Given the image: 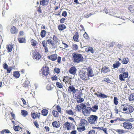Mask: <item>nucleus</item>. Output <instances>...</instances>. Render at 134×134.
<instances>
[{"label": "nucleus", "instance_id": "obj_20", "mask_svg": "<svg viewBox=\"0 0 134 134\" xmlns=\"http://www.w3.org/2000/svg\"><path fill=\"white\" fill-rule=\"evenodd\" d=\"M98 97L101 99L107 98L108 96L104 94H102L100 92H99V95H98Z\"/></svg>", "mask_w": 134, "mask_h": 134}, {"label": "nucleus", "instance_id": "obj_37", "mask_svg": "<svg viewBox=\"0 0 134 134\" xmlns=\"http://www.w3.org/2000/svg\"><path fill=\"white\" fill-rule=\"evenodd\" d=\"M14 129L16 131H20L21 130V131L22 130L21 128L19 126H16L14 127Z\"/></svg>", "mask_w": 134, "mask_h": 134}, {"label": "nucleus", "instance_id": "obj_17", "mask_svg": "<svg viewBox=\"0 0 134 134\" xmlns=\"http://www.w3.org/2000/svg\"><path fill=\"white\" fill-rule=\"evenodd\" d=\"M90 110L93 112H96L98 109V107L97 105H95L93 106L91 108L90 107Z\"/></svg>", "mask_w": 134, "mask_h": 134}, {"label": "nucleus", "instance_id": "obj_36", "mask_svg": "<svg viewBox=\"0 0 134 134\" xmlns=\"http://www.w3.org/2000/svg\"><path fill=\"white\" fill-rule=\"evenodd\" d=\"M46 32L45 30H42L41 32V36L42 37H44L45 36Z\"/></svg>", "mask_w": 134, "mask_h": 134}, {"label": "nucleus", "instance_id": "obj_3", "mask_svg": "<svg viewBox=\"0 0 134 134\" xmlns=\"http://www.w3.org/2000/svg\"><path fill=\"white\" fill-rule=\"evenodd\" d=\"M123 110L125 111V113L127 114H130L132 113L134 110L133 108L131 105L127 104H122Z\"/></svg>", "mask_w": 134, "mask_h": 134}, {"label": "nucleus", "instance_id": "obj_31", "mask_svg": "<svg viewBox=\"0 0 134 134\" xmlns=\"http://www.w3.org/2000/svg\"><path fill=\"white\" fill-rule=\"evenodd\" d=\"M13 75L15 77L18 78L20 76V74L18 72L16 71L14 72L13 74Z\"/></svg>", "mask_w": 134, "mask_h": 134}, {"label": "nucleus", "instance_id": "obj_63", "mask_svg": "<svg viewBox=\"0 0 134 134\" xmlns=\"http://www.w3.org/2000/svg\"><path fill=\"white\" fill-rule=\"evenodd\" d=\"M57 62L58 63H60V61L61 60V57H59L57 59Z\"/></svg>", "mask_w": 134, "mask_h": 134}, {"label": "nucleus", "instance_id": "obj_45", "mask_svg": "<svg viewBox=\"0 0 134 134\" xmlns=\"http://www.w3.org/2000/svg\"><path fill=\"white\" fill-rule=\"evenodd\" d=\"M114 101L115 104L117 105L118 104V98L117 97H115L114 98Z\"/></svg>", "mask_w": 134, "mask_h": 134}, {"label": "nucleus", "instance_id": "obj_24", "mask_svg": "<svg viewBox=\"0 0 134 134\" xmlns=\"http://www.w3.org/2000/svg\"><path fill=\"white\" fill-rule=\"evenodd\" d=\"M65 126L66 127L67 130H70L71 128V126L70 123L68 122H66L64 124Z\"/></svg>", "mask_w": 134, "mask_h": 134}, {"label": "nucleus", "instance_id": "obj_23", "mask_svg": "<svg viewBox=\"0 0 134 134\" xmlns=\"http://www.w3.org/2000/svg\"><path fill=\"white\" fill-rule=\"evenodd\" d=\"M7 49L8 52H11L12 50V49L13 48V46L12 45H9L7 47Z\"/></svg>", "mask_w": 134, "mask_h": 134}, {"label": "nucleus", "instance_id": "obj_61", "mask_svg": "<svg viewBox=\"0 0 134 134\" xmlns=\"http://www.w3.org/2000/svg\"><path fill=\"white\" fill-rule=\"evenodd\" d=\"M65 19L64 18H62L60 20V23H64V21L65 20Z\"/></svg>", "mask_w": 134, "mask_h": 134}, {"label": "nucleus", "instance_id": "obj_43", "mask_svg": "<svg viewBox=\"0 0 134 134\" xmlns=\"http://www.w3.org/2000/svg\"><path fill=\"white\" fill-rule=\"evenodd\" d=\"M83 99L81 98H78L77 99V101L78 103H81L83 102Z\"/></svg>", "mask_w": 134, "mask_h": 134}, {"label": "nucleus", "instance_id": "obj_32", "mask_svg": "<svg viewBox=\"0 0 134 134\" xmlns=\"http://www.w3.org/2000/svg\"><path fill=\"white\" fill-rule=\"evenodd\" d=\"M129 62V59L127 58H124L122 61V63L124 64H126Z\"/></svg>", "mask_w": 134, "mask_h": 134}, {"label": "nucleus", "instance_id": "obj_14", "mask_svg": "<svg viewBox=\"0 0 134 134\" xmlns=\"http://www.w3.org/2000/svg\"><path fill=\"white\" fill-rule=\"evenodd\" d=\"M85 51L87 52H90L92 54L94 53V50L93 48L92 47H89L85 49Z\"/></svg>", "mask_w": 134, "mask_h": 134}, {"label": "nucleus", "instance_id": "obj_21", "mask_svg": "<svg viewBox=\"0 0 134 134\" xmlns=\"http://www.w3.org/2000/svg\"><path fill=\"white\" fill-rule=\"evenodd\" d=\"M82 111L85 116H87L89 114V113L88 110L85 108H82Z\"/></svg>", "mask_w": 134, "mask_h": 134}, {"label": "nucleus", "instance_id": "obj_12", "mask_svg": "<svg viewBox=\"0 0 134 134\" xmlns=\"http://www.w3.org/2000/svg\"><path fill=\"white\" fill-rule=\"evenodd\" d=\"M76 70L77 69L75 66H72L70 69L69 72L70 74L74 75L76 74Z\"/></svg>", "mask_w": 134, "mask_h": 134}, {"label": "nucleus", "instance_id": "obj_57", "mask_svg": "<svg viewBox=\"0 0 134 134\" xmlns=\"http://www.w3.org/2000/svg\"><path fill=\"white\" fill-rule=\"evenodd\" d=\"M8 65L6 63H4L3 65V67L4 69H6L8 68Z\"/></svg>", "mask_w": 134, "mask_h": 134}, {"label": "nucleus", "instance_id": "obj_44", "mask_svg": "<svg viewBox=\"0 0 134 134\" xmlns=\"http://www.w3.org/2000/svg\"><path fill=\"white\" fill-rule=\"evenodd\" d=\"M9 133L10 132L9 130L7 129H5L3 130L1 132V133L2 134H4V133Z\"/></svg>", "mask_w": 134, "mask_h": 134}, {"label": "nucleus", "instance_id": "obj_52", "mask_svg": "<svg viewBox=\"0 0 134 134\" xmlns=\"http://www.w3.org/2000/svg\"><path fill=\"white\" fill-rule=\"evenodd\" d=\"M6 70H7V73H9L12 70V67H10L9 68H8Z\"/></svg>", "mask_w": 134, "mask_h": 134}, {"label": "nucleus", "instance_id": "obj_55", "mask_svg": "<svg viewBox=\"0 0 134 134\" xmlns=\"http://www.w3.org/2000/svg\"><path fill=\"white\" fill-rule=\"evenodd\" d=\"M34 125L36 126L37 128H39V125L37 123L36 121H35L34 122Z\"/></svg>", "mask_w": 134, "mask_h": 134}, {"label": "nucleus", "instance_id": "obj_29", "mask_svg": "<svg viewBox=\"0 0 134 134\" xmlns=\"http://www.w3.org/2000/svg\"><path fill=\"white\" fill-rule=\"evenodd\" d=\"M31 44L34 46H36L37 43V42L33 39L31 40Z\"/></svg>", "mask_w": 134, "mask_h": 134}, {"label": "nucleus", "instance_id": "obj_64", "mask_svg": "<svg viewBox=\"0 0 134 134\" xmlns=\"http://www.w3.org/2000/svg\"><path fill=\"white\" fill-rule=\"evenodd\" d=\"M76 131L75 130H74L72 131L70 133L71 134H76Z\"/></svg>", "mask_w": 134, "mask_h": 134}, {"label": "nucleus", "instance_id": "obj_58", "mask_svg": "<svg viewBox=\"0 0 134 134\" xmlns=\"http://www.w3.org/2000/svg\"><path fill=\"white\" fill-rule=\"evenodd\" d=\"M95 131L94 130H92L89 131L88 134H94Z\"/></svg>", "mask_w": 134, "mask_h": 134}, {"label": "nucleus", "instance_id": "obj_30", "mask_svg": "<svg viewBox=\"0 0 134 134\" xmlns=\"http://www.w3.org/2000/svg\"><path fill=\"white\" fill-rule=\"evenodd\" d=\"M129 100L130 101H132L134 100V93H132L130 95L129 98Z\"/></svg>", "mask_w": 134, "mask_h": 134}, {"label": "nucleus", "instance_id": "obj_18", "mask_svg": "<svg viewBox=\"0 0 134 134\" xmlns=\"http://www.w3.org/2000/svg\"><path fill=\"white\" fill-rule=\"evenodd\" d=\"M40 2V5H46L48 4L49 0H41Z\"/></svg>", "mask_w": 134, "mask_h": 134}, {"label": "nucleus", "instance_id": "obj_40", "mask_svg": "<svg viewBox=\"0 0 134 134\" xmlns=\"http://www.w3.org/2000/svg\"><path fill=\"white\" fill-rule=\"evenodd\" d=\"M54 72L58 74L60 73V69L59 68H55L54 69Z\"/></svg>", "mask_w": 134, "mask_h": 134}, {"label": "nucleus", "instance_id": "obj_13", "mask_svg": "<svg viewBox=\"0 0 134 134\" xmlns=\"http://www.w3.org/2000/svg\"><path fill=\"white\" fill-rule=\"evenodd\" d=\"M40 113H31V116L33 119H35L37 117L39 119H40Z\"/></svg>", "mask_w": 134, "mask_h": 134}, {"label": "nucleus", "instance_id": "obj_48", "mask_svg": "<svg viewBox=\"0 0 134 134\" xmlns=\"http://www.w3.org/2000/svg\"><path fill=\"white\" fill-rule=\"evenodd\" d=\"M72 47L74 50H76L78 49V47L76 44H74L73 45Z\"/></svg>", "mask_w": 134, "mask_h": 134}, {"label": "nucleus", "instance_id": "obj_33", "mask_svg": "<svg viewBox=\"0 0 134 134\" xmlns=\"http://www.w3.org/2000/svg\"><path fill=\"white\" fill-rule=\"evenodd\" d=\"M11 32L12 34H15L17 32V29L14 26H13L11 28Z\"/></svg>", "mask_w": 134, "mask_h": 134}, {"label": "nucleus", "instance_id": "obj_39", "mask_svg": "<svg viewBox=\"0 0 134 134\" xmlns=\"http://www.w3.org/2000/svg\"><path fill=\"white\" fill-rule=\"evenodd\" d=\"M85 121L86 122V121L85 119H82L80 121V126H84L85 124Z\"/></svg>", "mask_w": 134, "mask_h": 134}, {"label": "nucleus", "instance_id": "obj_51", "mask_svg": "<svg viewBox=\"0 0 134 134\" xmlns=\"http://www.w3.org/2000/svg\"><path fill=\"white\" fill-rule=\"evenodd\" d=\"M52 80H56L58 79L57 76L55 75L54 76L52 77Z\"/></svg>", "mask_w": 134, "mask_h": 134}, {"label": "nucleus", "instance_id": "obj_5", "mask_svg": "<svg viewBox=\"0 0 134 134\" xmlns=\"http://www.w3.org/2000/svg\"><path fill=\"white\" fill-rule=\"evenodd\" d=\"M98 117L95 115H92L88 117V122L91 124H94L97 123Z\"/></svg>", "mask_w": 134, "mask_h": 134}, {"label": "nucleus", "instance_id": "obj_10", "mask_svg": "<svg viewBox=\"0 0 134 134\" xmlns=\"http://www.w3.org/2000/svg\"><path fill=\"white\" fill-rule=\"evenodd\" d=\"M128 73L127 72H124L122 74L119 75V79L121 81H124V78H126L128 77Z\"/></svg>", "mask_w": 134, "mask_h": 134}, {"label": "nucleus", "instance_id": "obj_22", "mask_svg": "<svg viewBox=\"0 0 134 134\" xmlns=\"http://www.w3.org/2000/svg\"><path fill=\"white\" fill-rule=\"evenodd\" d=\"M66 28L64 24L59 25L58 26V29L59 30L62 31Z\"/></svg>", "mask_w": 134, "mask_h": 134}, {"label": "nucleus", "instance_id": "obj_35", "mask_svg": "<svg viewBox=\"0 0 134 134\" xmlns=\"http://www.w3.org/2000/svg\"><path fill=\"white\" fill-rule=\"evenodd\" d=\"M66 113L70 115H74V112L71 110H68L66 111Z\"/></svg>", "mask_w": 134, "mask_h": 134}, {"label": "nucleus", "instance_id": "obj_25", "mask_svg": "<svg viewBox=\"0 0 134 134\" xmlns=\"http://www.w3.org/2000/svg\"><path fill=\"white\" fill-rule=\"evenodd\" d=\"M18 40L20 43H25L26 42L25 39L24 38L20 37L18 38Z\"/></svg>", "mask_w": 134, "mask_h": 134}, {"label": "nucleus", "instance_id": "obj_1", "mask_svg": "<svg viewBox=\"0 0 134 134\" xmlns=\"http://www.w3.org/2000/svg\"><path fill=\"white\" fill-rule=\"evenodd\" d=\"M79 75L82 80H85L90 79V77H93L94 75L91 69H85L80 70L79 72Z\"/></svg>", "mask_w": 134, "mask_h": 134}, {"label": "nucleus", "instance_id": "obj_26", "mask_svg": "<svg viewBox=\"0 0 134 134\" xmlns=\"http://www.w3.org/2000/svg\"><path fill=\"white\" fill-rule=\"evenodd\" d=\"M78 34L77 32H76L74 36L73 37V39L75 41L77 42L78 41Z\"/></svg>", "mask_w": 134, "mask_h": 134}, {"label": "nucleus", "instance_id": "obj_42", "mask_svg": "<svg viewBox=\"0 0 134 134\" xmlns=\"http://www.w3.org/2000/svg\"><path fill=\"white\" fill-rule=\"evenodd\" d=\"M21 113L23 116H25L27 115V112L24 110H23L21 111Z\"/></svg>", "mask_w": 134, "mask_h": 134}, {"label": "nucleus", "instance_id": "obj_56", "mask_svg": "<svg viewBox=\"0 0 134 134\" xmlns=\"http://www.w3.org/2000/svg\"><path fill=\"white\" fill-rule=\"evenodd\" d=\"M76 108L77 109V110H78L79 111H80L81 109H82L81 107L80 106L77 105L76 107Z\"/></svg>", "mask_w": 134, "mask_h": 134}, {"label": "nucleus", "instance_id": "obj_54", "mask_svg": "<svg viewBox=\"0 0 134 134\" xmlns=\"http://www.w3.org/2000/svg\"><path fill=\"white\" fill-rule=\"evenodd\" d=\"M57 109L59 112H61V108L60 107L59 105H57L56 107Z\"/></svg>", "mask_w": 134, "mask_h": 134}, {"label": "nucleus", "instance_id": "obj_50", "mask_svg": "<svg viewBox=\"0 0 134 134\" xmlns=\"http://www.w3.org/2000/svg\"><path fill=\"white\" fill-rule=\"evenodd\" d=\"M92 14L91 13H87L84 16L86 18H88L90 16L92 15Z\"/></svg>", "mask_w": 134, "mask_h": 134}, {"label": "nucleus", "instance_id": "obj_16", "mask_svg": "<svg viewBox=\"0 0 134 134\" xmlns=\"http://www.w3.org/2000/svg\"><path fill=\"white\" fill-rule=\"evenodd\" d=\"M52 125L54 127L56 128H58L60 126V124L59 121H54L52 123Z\"/></svg>", "mask_w": 134, "mask_h": 134}, {"label": "nucleus", "instance_id": "obj_9", "mask_svg": "<svg viewBox=\"0 0 134 134\" xmlns=\"http://www.w3.org/2000/svg\"><path fill=\"white\" fill-rule=\"evenodd\" d=\"M75 85H71L68 87V91L70 93L71 92H72L73 94H75L76 91H78V90L75 89Z\"/></svg>", "mask_w": 134, "mask_h": 134}, {"label": "nucleus", "instance_id": "obj_2", "mask_svg": "<svg viewBox=\"0 0 134 134\" xmlns=\"http://www.w3.org/2000/svg\"><path fill=\"white\" fill-rule=\"evenodd\" d=\"M59 41L57 36L54 35L53 37H50L47 40L48 43L51 44L54 48L56 47L59 44Z\"/></svg>", "mask_w": 134, "mask_h": 134}, {"label": "nucleus", "instance_id": "obj_41", "mask_svg": "<svg viewBox=\"0 0 134 134\" xmlns=\"http://www.w3.org/2000/svg\"><path fill=\"white\" fill-rule=\"evenodd\" d=\"M56 85L57 86L58 88H63V85L61 83L59 82H57L56 83Z\"/></svg>", "mask_w": 134, "mask_h": 134}, {"label": "nucleus", "instance_id": "obj_11", "mask_svg": "<svg viewBox=\"0 0 134 134\" xmlns=\"http://www.w3.org/2000/svg\"><path fill=\"white\" fill-rule=\"evenodd\" d=\"M48 58L52 61H54L57 58V55L56 54H52L48 56Z\"/></svg>", "mask_w": 134, "mask_h": 134}, {"label": "nucleus", "instance_id": "obj_38", "mask_svg": "<svg viewBox=\"0 0 134 134\" xmlns=\"http://www.w3.org/2000/svg\"><path fill=\"white\" fill-rule=\"evenodd\" d=\"M77 130L79 132H81L85 130V126H81L77 128Z\"/></svg>", "mask_w": 134, "mask_h": 134}, {"label": "nucleus", "instance_id": "obj_46", "mask_svg": "<svg viewBox=\"0 0 134 134\" xmlns=\"http://www.w3.org/2000/svg\"><path fill=\"white\" fill-rule=\"evenodd\" d=\"M48 42H47V41H46L45 40L43 41L42 42V46L43 47H46L47 46V43Z\"/></svg>", "mask_w": 134, "mask_h": 134}, {"label": "nucleus", "instance_id": "obj_15", "mask_svg": "<svg viewBox=\"0 0 134 134\" xmlns=\"http://www.w3.org/2000/svg\"><path fill=\"white\" fill-rule=\"evenodd\" d=\"M110 71V69L109 68L105 66L103 67L102 69V71L103 72L107 73Z\"/></svg>", "mask_w": 134, "mask_h": 134}, {"label": "nucleus", "instance_id": "obj_8", "mask_svg": "<svg viewBox=\"0 0 134 134\" xmlns=\"http://www.w3.org/2000/svg\"><path fill=\"white\" fill-rule=\"evenodd\" d=\"M40 71L42 72V75L46 76L47 75L49 72V68L46 66L43 67L42 69H41Z\"/></svg>", "mask_w": 134, "mask_h": 134}, {"label": "nucleus", "instance_id": "obj_28", "mask_svg": "<svg viewBox=\"0 0 134 134\" xmlns=\"http://www.w3.org/2000/svg\"><path fill=\"white\" fill-rule=\"evenodd\" d=\"M42 115L44 116H46L48 113V110L46 109H43L41 111Z\"/></svg>", "mask_w": 134, "mask_h": 134}, {"label": "nucleus", "instance_id": "obj_60", "mask_svg": "<svg viewBox=\"0 0 134 134\" xmlns=\"http://www.w3.org/2000/svg\"><path fill=\"white\" fill-rule=\"evenodd\" d=\"M62 16L65 17L67 15V13L66 11H64L63 12L62 14Z\"/></svg>", "mask_w": 134, "mask_h": 134}, {"label": "nucleus", "instance_id": "obj_4", "mask_svg": "<svg viewBox=\"0 0 134 134\" xmlns=\"http://www.w3.org/2000/svg\"><path fill=\"white\" fill-rule=\"evenodd\" d=\"M72 58L75 63H79L83 61V58L81 54L73 53L72 54Z\"/></svg>", "mask_w": 134, "mask_h": 134}, {"label": "nucleus", "instance_id": "obj_27", "mask_svg": "<svg viewBox=\"0 0 134 134\" xmlns=\"http://www.w3.org/2000/svg\"><path fill=\"white\" fill-rule=\"evenodd\" d=\"M116 131L118 132L119 134H122L126 132V131L122 129H117Z\"/></svg>", "mask_w": 134, "mask_h": 134}, {"label": "nucleus", "instance_id": "obj_59", "mask_svg": "<svg viewBox=\"0 0 134 134\" xmlns=\"http://www.w3.org/2000/svg\"><path fill=\"white\" fill-rule=\"evenodd\" d=\"M129 10L131 12L133 10V9L132 8V6L131 5H130L129 7Z\"/></svg>", "mask_w": 134, "mask_h": 134}, {"label": "nucleus", "instance_id": "obj_62", "mask_svg": "<svg viewBox=\"0 0 134 134\" xmlns=\"http://www.w3.org/2000/svg\"><path fill=\"white\" fill-rule=\"evenodd\" d=\"M44 128L45 129L47 132H48L49 131V128L48 126H46L44 127Z\"/></svg>", "mask_w": 134, "mask_h": 134}, {"label": "nucleus", "instance_id": "obj_47", "mask_svg": "<svg viewBox=\"0 0 134 134\" xmlns=\"http://www.w3.org/2000/svg\"><path fill=\"white\" fill-rule=\"evenodd\" d=\"M29 83L30 82L29 81H26L24 84V86L25 87H27L29 86Z\"/></svg>", "mask_w": 134, "mask_h": 134}, {"label": "nucleus", "instance_id": "obj_19", "mask_svg": "<svg viewBox=\"0 0 134 134\" xmlns=\"http://www.w3.org/2000/svg\"><path fill=\"white\" fill-rule=\"evenodd\" d=\"M63 81L65 82V84L66 82L68 83L70 82V80L71 78H70L68 76H64L63 77Z\"/></svg>", "mask_w": 134, "mask_h": 134}, {"label": "nucleus", "instance_id": "obj_53", "mask_svg": "<svg viewBox=\"0 0 134 134\" xmlns=\"http://www.w3.org/2000/svg\"><path fill=\"white\" fill-rule=\"evenodd\" d=\"M114 111L115 112V113L117 114L118 112V107L116 106H115V109H114Z\"/></svg>", "mask_w": 134, "mask_h": 134}, {"label": "nucleus", "instance_id": "obj_7", "mask_svg": "<svg viewBox=\"0 0 134 134\" xmlns=\"http://www.w3.org/2000/svg\"><path fill=\"white\" fill-rule=\"evenodd\" d=\"M31 53L33 55V57L34 59L38 60L41 59V56L40 54L38 52L33 51H32Z\"/></svg>", "mask_w": 134, "mask_h": 134}, {"label": "nucleus", "instance_id": "obj_6", "mask_svg": "<svg viewBox=\"0 0 134 134\" xmlns=\"http://www.w3.org/2000/svg\"><path fill=\"white\" fill-rule=\"evenodd\" d=\"M121 125L123 126L125 129L130 130L132 127V124L129 121H126L122 124Z\"/></svg>", "mask_w": 134, "mask_h": 134}, {"label": "nucleus", "instance_id": "obj_49", "mask_svg": "<svg viewBox=\"0 0 134 134\" xmlns=\"http://www.w3.org/2000/svg\"><path fill=\"white\" fill-rule=\"evenodd\" d=\"M83 37L86 39H88L89 38V37L88 36V34L85 32V34L83 35Z\"/></svg>", "mask_w": 134, "mask_h": 134}, {"label": "nucleus", "instance_id": "obj_34", "mask_svg": "<svg viewBox=\"0 0 134 134\" xmlns=\"http://www.w3.org/2000/svg\"><path fill=\"white\" fill-rule=\"evenodd\" d=\"M53 115L55 117L57 118L59 116V113L57 111L53 110L52 112Z\"/></svg>", "mask_w": 134, "mask_h": 134}]
</instances>
